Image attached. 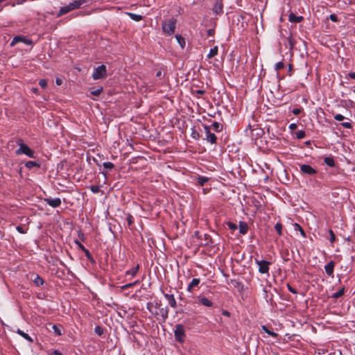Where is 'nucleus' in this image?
<instances>
[{
  "label": "nucleus",
  "instance_id": "1",
  "mask_svg": "<svg viewBox=\"0 0 355 355\" xmlns=\"http://www.w3.org/2000/svg\"><path fill=\"white\" fill-rule=\"evenodd\" d=\"M147 309L154 317L161 322H165L168 316V306H164L161 301L149 302L146 305Z\"/></svg>",
  "mask_w": 355,
  "mask_h": 355
},
{
  "label": "nucleus",
  "instance_id": "2",
  "mask_svg": "<svg viewBox=\"0 0 355 355\" xmlns=\"http://www.w3.org/2000/svg\"><path fill=\"white\" fill-rule=\"evenodd\" d=\"M89 0H75L70 2L69 4L60 8L57 17H61L73 10L80 8L83 4L87 3Z\"/></svg>",
  "mask_w": 355,
  "mask_h": 355
},
{
  "label": "nucleus",
  "instance_id": "3",
  "mask_svg": "<svg viewBox=\"0 0 355 355\" xmlns=\"http://www.w3.org/2000/svg\"><path fill=\"white\" fill-rule=\"evenodd\" d=\"M16 143L19 146V148L15 151L17 155H26L31 158L36 157L34 150L30 148L26 144H24L21 139H17Z\"/></svg>",
  "mask_w": 355,
  "mask_h": 355
},
{
  "label": "nucleus",
  "instance_id": "4",
  "mask_svg": "<svg viewBox=\"0 0 355 355\" xmlns=\"http://www.w3.org/2000/svg\"><path fill=\"white\" fill-rule=\"evenodd\" d=\"M176 24H177L176 19H175L173 17L171 18L170 19H168L167 21L164 22L162 24L163 32L168 35H173L175 32Z\"/></svg>",
  "mask_w": 355,
  "mask_h": 355
},
{
  "label": "nucleus",
  "instance_id": "5",
  "mask_svg": "<svg viewBox=\"0 0 355 355\" xmlns=\"http://www.w3.org/2000/svg\"><path fill=\"white\" fill-rule=\"evenodd\" d=\"M174 336L175 340L182 343L186 338L184 327L181 324H178L175 325V329L174 330Z\"/></svg>",
  "mask_w": 355,
  "mask_h": 355
},
{
  "label": "nucleus",
  "instance_id": "6",
  "mask_svg": "<svg viewBox=\"0 0 355 355\" xmlns=\"http://www.w3.org/2000/svg\"><path fill=\"white\" fill-rule=\"evenodd\" d=\"M107 76V69L104 64H101L94 69L92 78L95 80L103 79Z\"/></svg>",
  "mask_w": 355,
  "mask_h": 355
},
{
  "label": "nucleus",
  "instance_id": "7",
  "mask_svg": "<svg viewBox=\"0 0 355 355\" xmlns=\"http://www.w3.org/2000/svg\"><path fill=\"white\" fill-rule=\"evenodd\" d=\"M255 263L259 266V272L261 274L268 273L270 263L266 260L255 259Z\"/></svg>",
  "mask_w": 355,
  "mask_h": 355
},
{
  "label": "nucleus",
  "instance_id": "8",
  "mask_svg": "<svg viewBox=\"0 0 355 355\" xmlns=\"http://www.w3.org/2000/svg\"><path fill=\"white\" fill-rule=\"evenodd\" d=\"M203 128L205 129V132L206 134V139L207 141L214 144L216 143L217 137L215 134L211 132V126L203 125Z\"/></svg>",
  "mask_w": 355,
  "mask_h": 355
},
{
  "label": "nucleus",
  "instance_id": "9",
  "mask_svg": "<svg viewBox=\"0 0 355 355\" xmlns=\"http://www.w3.org/2000/svg\"><path fill=\"white\" fill-rule=\"evenodd\" d=\"M300 171L303 174L309 175H313L317 173L316 169L313 168L309 164H300Z\"/></svg>",
  "mask_w": 355,
  "mask_h": 355
},
{
  "label": "nucleus",
  "instance_id": "10",
  "mask_svg": "<svg viewBox=\"0 0 355 355\" xmlns=\"http://www.w3.org/2000/svg\"><path fill=\"white\" fill-rule=\"evenodd\" d=\"M18 42H23L27 45H31L32 44L33 42L31 40H29L24 36H19V35H17V36H15L11 43H10V46H14Z\"/></svg>",
  "mask_w": 355,
  "mask_h": 355
},
{
  "label": "nucleus",
  "instance_id": "11",
  "mask_svg": "<svg viewBox=\"0 0 355 355\" xmlns=\"http://www.w3.org/2000/svg\"><path fill=\"white\" fill-rule=\"evenodd\" d=\"M44 200L49 206L53 208L58 207L61 205V200L59 198H45Z\"/></svg>",
  "mask_w": 355,
  "mask_h": 355
},
{
  "label": "nucleus",
  "instance_id": "12",
  "mask_svg": "<svg viewBox=\"0 0 355 355\" xmlns=\"http://www.w3.org/2000/svg\"><path fill=\"white\" fill-rule=\"evenodd\" d=\"M335 266V263L334 261H330L325 266V272L327 275L329 277H333L334 275V269Z\"/></svg>",
  "mask_w": 355,
  "mask_h": 355
},
{
  "label": "nucleus",
  "instance_id": "13",
  "mask_svg": "<svg viewBox=\"0 0 355 355\" xmlns=\"http://www.w3.org/2000/svg\"><path fill=\"white\" fill-rule=\"evenodd\" d=\"M164 296L168 300L169 305L172 308L177 306V302L173 294L164 293Z\"/></svg>",
  "mask_w": 355,
  "mask_h": 355
},
{
  "label": "nucleus",
  "instance_id": "14",
  "mask_svg": "<svg viewBox=\"0 0 355 355\" xmlns=\"http://www.w3.org/2000/svg\"><path fill=\"white\" fill-rule=\"evenodd\" d=\"M288 20L292 23H300L304 20L302 16H297L294 13L291 12L288 15Z\"/></svg>",
  "mask_w": 355,
  "mask_h": 355
},
{
  "label": "nucleus",
  "instance_id": "15",
  "mask_svg": "<svg viewBox=\"0 0 355 355\" xmlns=\"http://www.w3.org/2000/svg\"><path fill=\"white\" fill-rule=\"evenodd\" d=\"M200 279L199 278H194L191 280V282L188 285V287H187V291L188 292H191L192 290L195 288V287H198V285L200 284Z\"/></svg>",
  "mask_w": 355,
  "mask_h": 355
},
{
  "label": "nucleus",
  "instance_id": "16",
  "mask_svg": "<svg viewBox=\"0 0 355 355\" xmlns=\"http://www.w3.org/2000/svg\"><path fill=\"white\" fill-rule=\"evenodd\" d=\"M223 5L220 1L217 0L214 6L213 11L216 14H220L223 12Z\"/></svg>",
  "mask_w": 355,
  "mask_h": 355
},
{
  "label": "nucleus",
  "instance_id": "17",
  "mask_svg": "<svg viewBox=\"0 0 355 355\" xmlns=\"http://www.w3.org/2000/svg\"><path fill=\"white\" fill-rule=\"evenodd\" d=\"M198 299L200 304L205 306L211 307L213 306V302L205 297L199 296Z\"/></svg>",
  "mask_w": 355,
  "mask_h": 355
},
{
  "label": "nucleus",
  "instance_id": "18",
  "mask_svg": "<svg viewBox=\"0 0 355 355\" xmlns=\"http://www.w3.org/2000/svg\"><path fill=\"white\" fill-rule=\"evenodd\" d=\"M239 227L240 234H241L243 235L247 234V232L248 231V225L245 222L240 221Z\"/></svg>",
  "mask_w": 355,
  "mask_h": 355
},
{
  "label": "nucleus",
  "instance_id": "19",
  "mask_svg": "<svg viewBox=\"0 0 355 355\" xmlns=\"http://www.w3.org/2000/svg\"><path fill=\"white\" fill-rule=\"evenodd\" d=\"M32 276L34 277L33 282L36 286H40L44 284V281L40 275L33 274Z\"/></svg>",
  "mask_w": 355,
  "mask_h": 355
},
{
  "label": "nucleus",
  "instance_id": "20",
  "mask_svg": "<svg viewBox=\"0 0 355 355\" xmlns=\"http://www.w3.org/2000/svg\"><path fill=\"white\" fill-rule=\"evenodd\" d=\"M25 167L28 169H31L33 168V167H37V168H40V164L37 162H34V161H28L25 163Z\"/></svg>",
  "mask_w": 355,
  "mask_h": 355
},
{
  "label": "nucleus",
  "instance_id": "21",
  "mask_svg": "<svg viewBox=\"0 0 355 355\" xmlns=\"http://www.w3.org/2000/svg\"><path fill=\"white\" fill-rule=\"evenodd\" d=\"M139 269V265L137 264L135 267H133L130 270H128L125 272L126 275H131V276H135L137 273L138 272V270Z\"/></svg>",
  "mask_w": 355,
  "mask_h": 355
},
{
  "label": "nucleus",
  "instance_id": "22",
  "mask_svg": "<svg viewBox=\"0 0 355 355\" xmlns=\"http://www.w3.org/2000/svg\"><path fill=\"white\" fill-rule=\"evenodd\" d=\"M17 333L19 334L21 336H22L24 338H25L26 340H28L30 343H33V340L31 338V337L26 333L24 332L21 329H18L17 331Z\"/></svg>",
  "mask_w": 355,
  "mask_h": 355
},
{
  "label": "nucleus",
  "instance_id": "23",
  "mask_svg": "<svg viewBox=\"0 0 355 355\" xmlns=\"http://www.w3.org/2000/svg\"><path fill=\"white\" fill-rule=\"evenodd\" d=\"M324 162L330 167H334L335 166V161L333 157H325L324 158Z\"/></svg>",
  "mask_w": 355,
  "mask_h": 355
},
{
  "label": "nucleus",
  "instance_id": "24",
  "mask_svg": "<svg viewBox=\"0 0 355 355\" xmlns=\"http://www.w3.org/2000/svg\"><path fill=\"white\" fill-rule=\"evenodd\" d=\"M127 15L132 19V20L135 21H139L142 20L143 17L140 15L132 13V12H127Z\"/></svg>",
  "mask_w": 355,
  "mask_h": 355
},
{
  "label": "nucleus",
  "instance_id": "25",
  "mask_svg": "<svg viewBox=\"0 0 355 355\" xmlns=\"http://www.w3.org/2000/svg\"><path fill=\"white\" fill-rule=\"evenodd\" d=\"M213 129L214 131L219 132L223 130V125L218 122H214L211 127V129Z\"/></svg>",
  "mask_w": 355,
  "mask_h": 355
},
{
  "label": "nucleus",
  "instance_id": "26",
  "mask_svg": "<svg viewBox=\"0 0 355 355\" xmlns=\"http://www.w3.org/2000/svg\"><path fill=\"white\" fill-rule=\"evenodd\" d=\"M175 38L177 40V42L180 45L182 49H184L186 44L185 40L182 35H175Z\"/></svg>",
  "mask_w": 355,
  "mask_h": 355
},
{
  "label": "nucleus",
  "instance_id": "27",
  "mask_svg": "<svg viewBox=\"0 0 355 355\" xmlns=\"http://www.w3.org/2000/svg\"><path fill=\"white\" fill-rule=\"evenodd\" d=\"M344 293H345V287H343L340 289H339L337 292L334 293L331 295V297L338 299L340 297L343 296L344 295Z\"/></svg>",
  "mask_w": 355,
  "mask_h": 355
},
{
  "label": "nucleus",
  "instance_id": "28",
  "mask_svg": "<svg viewBox=\"0 0 355 355\" xmlns=\"http://www.w3.org/2000/svg\"><path fill=\"white\" fill-rule=\"evenodd\" d=\"M294 229L296 231H299L300 232V234L304 237V238H306V232H304V230H303V228L302 227L301 225H300L299 224L297 223H295L294 225Z\"/></svg>",
  "mask_w": 355,
  "mask_h": 355
},
{
  "label": "nucleus",
  "instance_id": "29",
  "mask_svg": "<svg viewBox=\"0 0 355 355\" xmlns=\"http://www.w3.org/2000/svg\"><path fill=\"white\" fill-rule=\"evenodd\" d=\"M261 328H262V329H263V330L266 334H268V335L271 336L272 337H273V338H277V337L278 336V334H277V333H275V332H274V331H272L269 330V329L266 327V326L263 325V326L261 327Z\"/></svg>",
  "mask_w": 355,
  "mask_h": 355
},
{
  "label": "nucleus",
  "instance_id": "30",
  "mask_svg": "<svg viewBox=\"0 0 355 355\" xmlns=\"http://www.w3.org/2000/svg\"><path fill=\"white\" fill-rule=\"evenodd\" d=\"M217 54H218V46H216L214 48L210 49L207 57L209 58H211L214 57L215 55H216Z\"/></svg>",
  "mask_w": 355,
  "mask_h": 355
},
{
  "label": "nucleus",
  "instance_id": "31",
  "mask_svg": "<svg viewBox=\"0 0 355 355\" xmlns=\"http://www.w3.org/2000/svg\"><path fill=\"white\" fill-rule=\"evenodd\" d=\"M209 178L204 176H199L198 178V184L200 186H203L207 181Z\"/></svg>",
  "mask_w": 355,
  "mask_h": 355
},
{
  "label": "nucleus",
  "instance_id": "32",
  "mask_svg": "<svg viewBox=\"0 0 355 355\" xmlns=\"http://www.w3.org/2000/svg\"><path fill=\"white\" fill-rule=\"evenodd\" d=\"M275 229L279 236L282 234V225L280 223L275 224Z\"/></svg>",
  "mask_w": 355,
  "mask_h": 355
},
{
  "label": "nucleus",
  "instance_id": "33",
  "mask_svg": "<svg viewBox=\"0 0 355 355\" xmlns=\"http://www.w3.org/2000/svg\"><path fill=\"white\" fill-rule=\"evenodd\" d=\"M126 220L128 227H130L134 223V218L130 214H127Z\"/></svg>",
  "mask_w": 355,
  "mask_h": 355
},
{
  "label": "nucleus",
  "instance_id": "34",
  "mask_svg": "<svg viewBox=\"0 0 355 355\" xmlns=\"http://www.w3.org/2000/svg\"><path fill=\"white\" fill-rule=\"evenodd\" d=\"M100 187L101 186L98 185H91L89 188L92 193H97L100 191Z\"/></svg>",
  "mask_w": 355,
  "mask_h": 355
},
{
  "label": "nucleus",
  "instance_id": "35",
  "mask_svg": "<svg viewBox=\"0 0 355 355\" xmlns=\"http://www.w3.org/2000/svg\"><path fill=\"white\" fill-rule=\"evenodd\" d=\"M53 332H54L56 335H58V336H61V335L62 334V330H61V329H60L58 326H57V325H55V324H53Z\"/></svg>",
  "mask_w": 355,
  "mask_h": 355
},
{
  "label": "nucleus",
  "instance_id": "36",
  "mask_svg": "<svg viewBox=\"0 0 355 355\" xmlns=\"http://www.w3.org/2000/svg\"><path fill=\"white\" fill-rule=\"evenodd\" d=\"M306 137V132L304 130H299L296 132V137L299 139H303Z\"/></svg>",
  "mask_w": 355,
  "mask_h": 355
},
{
  "label": "nucleus",
  "instance_id": "37",
  "mask_svg": "<svg viewBox=\"0 0 355 355\" xmlns=\"http://www.w3.org/2000/svg\"><path fill=\"white\" fill-rule=\"evenodd\" d=\"M103 166L105 168L109 169V170H111V169L114 168V164H112V162H104L103 164Z\"/></svg>",
  "mask_w": 355,
  "mask_h": 355
},
{
  "label": "nucleus",
  "instance_id": "38",
  "mask_svg": "<svg viewBox=\"0 0 355 355\" xmlns=\"http://www.w3.org/2000/svg\"><path fill=\"white\" fill-rule=\"evenodd\" d=\"M103 92V87H101L100 88L96 89V90H93L91 92V94H92L93 96H98Z\"/></svg>",
  "mask_w": 355,
  "mask_h": 355
},
{
  "label": "nucleus",
  "instance_id": "39",
  "mask_svg": "<svg viewBox=\"0 0 355 355\" xmlns=\"http://www.w3.org/2000/svg\"><path fill=\"white\" fill-rule=\"evenodd\" d=\"M204 238H205V242L204 243V245H209V243L211 241V236L208 234H204Z\"/></svg>",
  "mask_w": 355,
  "mask_h": 355
},
{
  "label": "nucleus",
  "instance_id": "40",
  "mask_svg": "<svg viewBox=\"0 0 355 355\" xmlns=\"http://www.w3.org/2000/svg\"><path fill=\"white\" fill-rule=\"evenodd\" d=\"M94 332L98 335L101 336L103 334V329L100 326H96L94 329Z\"/></svg>",
  "mask_w": 355,
  "mask_h": 355
},
{
  "label": "nucleus",
  "instance_id": "41",
  "mask_svg": "<svg viewBox=\"0 0 355 355\" xmlns=\"http://www.w3.org/2000/svg\"><path fill=\"white\" fill-rule=\"evenodd\" d=\"M227 225L228 226L229 229H230L232 231H234L238 228L237 225L232 222H228L227 223Z\"/></svg>",
  "mask_w": 355,
  "mask_h": 355
},
{
  "label": "nucleus",
  "instance_id": "42",
  "mask_svg": "<svg viewBox=\"0 0 355 355\" xmlns=\"http://www.w3.org/2000/svg\"><path fill=\"white\" fill-rule=\"evenodd\" d=\"M329 235H330L329 241L331 243H334L336 241V236H335L334 232L331 230H329Z\"/></svg>",
  "mask_w": 355,
  "mask_h": 355
},
{
  "label": "nucleus",
  "instance_id": "43",
  "mask_svg": "<svg viewBox=\"0 0 355 355\" xmlns=\"http://www.w3.org/2000/svg\"><path fill=\"white\" fill-rule=\"evenodd\" d=\"M284 67V64L282 62H279L275 64V69L276 71H279Z\"/></svg>",
  "mask_w": 355,
  "mask_h": 355
},
{
  "label": "nucleus",
  "instance_id": "44",
  "mask_svg": "<svg viewBox=\"0 0 355 355\" xmlns=\"http://www.w3.org/2000/svg\"><path fill=\"white\" fill-rule=\"evenodd\" d=\"M334 118L335 120H336L338 121H341L345 119V116L340 114H336L334 115Z\"/></svg>",
  "mask_w": 355,
  "mask_h": 355
},
{
  "label": "nucleus",
  "instance_id": "45",
  "mask_svg": "<svg viewBox=\"0 0 355 355\" xmlns=\"http://www.w3.org/2000/svg\"><path fill=\"white\" fill-rule=\"evenodd\" d=\"M39 85L41 87H42L43 89L46 88V85H47V81L45 80V79H41L40 81H39Z\"/></svg>",
  "mask_w": 355,
  "mask_h": 355
},
{
  "label": "nucleus",
  "instance_id": "46",
  "mask_svg": "<svg viewBox=\"0 0 355 355\" xmlns=\"http://www.w3.org/2000/svg\"><path fill=\"white\" fill-rule=\"evenodd\" d=\"M193 94H196V95H198V97L201 95H203L205 93V90H202V89H198V90H193Z\"/></svg>",
  "mask_w": 355,
  "mask_h": 355
},
{
  "label": "nucleus",
  "instance_id": "47",
  "mask_svg": "<svg viewBox=\"0 0 355 355\" xmlns=\"http://www.w3.org/2000/svg\"><path fill=\"white\" fill-rule=\"evenodd\" d=\"M329 19L334 22L338 21V18L336 14H331L329 15Z\"/></svg>",
  "mask_w": 355,
  "mask_h": 355
},
{
  "label": "nucleus",
  "instance_id": "48",
  "mask_svg": "<svg viewBox=\"0 0 355 355\" xmlns=\"http://www.w3.org/2000/svg\"><path fill=\"white\" fill-rule=\"evenodd\" d=\"M74 243L77 245L78 248L80 249L82 251L85 250V246L78 240H75Z\"/></svg>",
  "mask_w": 355,
  "mask_h": 355
},
{
  "label": "nucleus",
  "instance_id": "49",
  "mask_svg": "<svg viewBox=\"0 0 355 355\" xmlns=\"http://www.w3.org/2000/svg\"><path fill=\"white\" fill-rule=\"evenodd\" d=\"M84 252H85V256L87 257V258L91 261H92V257L91 255V253L89 252V251L85 248V250H83Z\"/></svg>",
  "mask_w": 355,
  "mask_h": 355
},
{
  "label": "nucleus",
  "instance_id": "50",
  "mask_svg": "<svg viewBox=\"0 0 355 355\" xmlns=\"http://www.w3.org/2000/svg\"><path fill=\"white\" fill-rule=\"evenodd\" d=\"M287 288H288V290L292 293H294V294H296L297 293L296 289H295L294 288H293L289 284H287Z\"/></svg>",
  "mask_w": 355,
  "mask_h": 355
},
{
  "label": "nucleus",
  "instance_id": "51",
  "mask_svg": "<svg viewBox=\"0 0 355 355\" xmlns=\"http://www.w3.org/2000/svg\"><path fill=\"white\" fill-rule=\"evenodd\" d=\"M341 125L345 128H352V125L349 122H343L341 123Z\"/></svg>",
  "mask_w": 355,
  "mask_h": 355
},
{
  "label": "nucleus",
  "instance_id": "52",
  "mask_svg": "<svg viewBox=\"0 0 355 355\" xmlns=\"http://www.w3.org/2000/svg\"><path fill=\"white\" fill-rule=\"evenodd\" d=\"M302 112V109L300 108H294L292 110V113L295 115H298Z\"/></svg>",
  "mask_w": 355,
  "mask_h": 355
},
{
  "label": "nucleus",
  "instance_id": "53",
  "mask_svg": "<svg viewBox=\"0 0 355 355\" xmlns=\"http://www.w3.org/2000/svg\"><path fill=\"white\" fill-rule=\"evenodd\" d=\"M16 230L21 234L26 233V231H24V228L21 226H17Z\"/></svg>",
  "mask_w": 355,
  "mask_h": 355
},
{
  "label": "nucleus",
  "instance_id": "54",
  "mask_svg": "<svg viewBox=\"0 0 355 355\" xmlns=\"http://www.w3.org/2000/svg\"><path fill=\"white\" fill-rule=\"evenodd\" d=\"M49 355H62V354L58 350H53L52 352L49 354Z\"/></svg>",
  "mask_w": 355,
  "mask_h": 355
},
{
  "label": "nucleus",
  "instance_id": "55",
  "mask_svg": "<svg viewBox=\"0 0 355 355\" xmlns=\"http://www.w3.org/2000/svg\"><path fill=\"white\" fill-rule=\"evenodd\" d=\"M297 125L296 123H291L289 125V129L291 130H295L297 128Z\"/></svg>",
  "mask_w": 355,
  "mask_h": 355
},
{
  "label": "nucleus",
  "instance_id": "56",
  "mask_svg": "<svg viewBox=\"0 0 355 355\" xmlns=\"http://www.w3.org/2000/svg\"><path fill=\"white\" fill-rule=\"evenodd\" d=\"M78 237L81 241H85V236H84L83 233L80 231L78 232Z\"/></svg>",
  "mask_w": 355,
  "mask_h": 355
},
{
  "label": "nucleus",
  "instance_id": "57",
  "mask_svg": "<svg viewBox=\"0 0 355 355\" xmlns=\"http://www.w3.org/2000/svg\"><path fill=\"white\" fill-rule=\"evenodd\" d=\"M222 314L225 316H227V317H230V313L227 311V310H223L222 311Z\"/></svg>",
  "mask_w": 355,
  "mask_h": 355
},
{
  "label": "nucleus",
  "instance_id": "58",
  "mask_svg": "<svg viewBox=\"0 0 355 355\" xmlns=\"http://www.w3.org/2000/svg\"><path fill=\"white\" fill-rule=\"evenodd\" d=\"M129 288H131V284H130V283L122 286H121V290H125V289H128Z\"/></svg>",
  "mask_w": 355,
  "mask_h": 355
},
{
  "label": "nucleus",
  "instance_id": "59",
  "mask_svg": "<svg viewBox=\"0 0 355 355\" xmlns=\"http://www.w3.org/2000/svg\"><path fill=\"white\" fill-rule=\"evenodd\" d=\"M214 29H211H211H209V30L207 31V35H208L209 36H212V35H214Z\"/></svg>",
  "mask_w": 355,
  "mask_h": 355
},
{
  "label": "nucleus",
  "instance_id": "60",
  "mask_svg": "<svg viewBox=\"0 0 355 355\" xmlns=\"http://www.w3.org/2000/svg\"><path fill=\"white\" fill-rule=\"evenodd\" d=\"M348 76L352 79H355V72L349 73Z\"/></svg>",
  "mask_w": 355,
  "mask_h": 355
},
{
  "label": "nucleus",
  "instance_id": "61",
  "mask_svg": "<svg viewBox=\"0 0 355 355\" xmlns=\"http://www.w3.org/2000/svg\"><path fill=\"white\" fill-rule=\"evenodd\" d=\"M235 282V287H239L240 286H242L241 283L238 282V281H234Z\"/></svg>",
  "mask_w": 355,
  "mask_h": 355
},
{
  "label": "nucleus",
  "instance_id": "62",
  "mask_svg": "<svg viewBox=\"0 0 355 355\" xmlns=\"http://www.w3.org/2000/svg\"><path fill=\"white\" fill-rule=\"evenodd\" d=\"M162 71L161 70H159L157 73H156V76L157 77H161L162 76Z\"/></svg>",
  "mask_w": 355,
  "mask_h": 355
},
{
  "label": "nucleus",
  "instance_id": "63",
  "mask_svg": "<svg viewBox=\"0 0 355 355\" xmlns=\"http://www.w3.org/2000/svg\"><path fill=\"white\" fill-rule=\"evenodd\" d=\"M56 84L60 85L62 84V80L60 79H56Z\"/></svg>",
  "mask_w": 355,
  "mask_h": 355
},
{
  "label": "nucleus",
  "instance_id": "64",
  "mask_svg": "<svg viewBox=\"0 0 355 355\" xmlns=\"http://www.w3.org/2000/svg\"><path fill=\"white\" fill-rule=\"evenodd\" d=\"M293 66L292 64H289L288 65V71L291 73V71H293Z\"/></svg>",
  "mask_w": 355,
  "mask_h": 355
}]
</instances>
